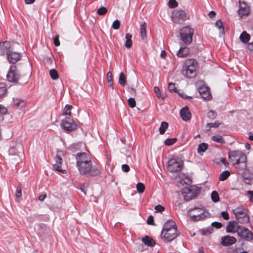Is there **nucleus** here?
Returning a JSON list of instances; mask_svg holds the SVG:
<instances>
[{
	"label": "nucleus",
	"instance_id": "1",
	"mask_svg": "<svg viewBox=\"0 0 253 253\" xmlns=\"http://www.w3.org/2000/svg\"><path fill=\"white\" fill-rule=\"evenodd\" d=\"M179 233L177 230V227L174 221L169 220L166 222L163 227L161 236L165 242H170L175 239Z\"/></svg>",
	"mask_w": 253,
	"mask_h": 253
},
{
	"label": "nucleus",
	"instance_id": "2",
	"mask_svg": "<svg viewBox=\"0 0 253 253\" xmlns=\"http://www.w3.org/2000/svg\"><path fill=\"white\" fill-rule=\"evenodd\" d=\"M198 68V63L194 59H188L185 60L182 66L181 74L188 78H193L196 77V71Z\"/></svg>",
	"mask_w": 253,
	"mask_h": 253
},
{
	"label": "nucleus",
	"instance_id": "3",
	"mask_svg": "<svg viewBox=\"0 0 253 253\" xmlns=\"http://www.w3.org/2000/svg\"><path fill=\"white\" fill-rule=\"evenodd\" d=\"M82 175L86 176H94L100 174V170L96 167L92 166V163L82 164L77 166Z\"/></svg>",
	"mask_w": 253,
	"mask_h": 253
},
{
	"label": "nucleus",
	"instance_id": "4",
	"mask_svg": "<svg viewBox=\"0 0 253 253\" xmlns=\"http://www.w3.org/2000/svg\"><path fill=\"white\" fill-rule=\"evenodd\" d=\"M238 222L242 223H247L250 221L248 210L244 207L241 206L232 210Z\"/></svg>",
	"mask_w": 253,
	"mask_h": 253
},
{
	"label": "nucleus",
	"instance_id": "5",
	"mask_svg": "<svg viewBox=\"0 0 253 253\" xmlns=\"http://www.w3.org/2000/svg\"><path fill=\"white\" fill-rule=\"evenodd\" d=\"M194 33L193 28L187 26L183 27L180 31V39L185 45H189L192 42Z\"/></svg>",
	"mask_w": 253,
	"mask_h": 253
},
{
	"label": "nucleus",
	"instance_id": "6",
	"mask_svg": "<svg viewBox=\"0 0 253 253\" xmlns=\"http://www.w3.org/2000/svg\"><path fill=\"white\" fill-rule=\"evenodd\" d=\"M183 162L178 158H172L168 161V170L171 173L176 172L181 170Z\"/></svg>",
	"mask_w": 253,
	"mask_h": 253
},
{
	"label": "nucleus",
	"instance_id": "7",
	"mask_svg": "<svg viewBox=\"0 0 253 253\" xmlns=\"http://www.w3.org/2000/svg\"><path fill=\"white\" fill-rule=\"evenodd\" d=\"M236 232L239 237L247 241H251L253 239V233L246 227L238 225Z\"/></svg>",
	"mask_w": 253,
	"mask_h": 253
},
{
	"label": "nucleus",
	"instance_id": "8",
	"mask_svg": "<svg viewBox=\"0 0 253 253\" xmlns=\"http://www.w3.org/2000/svg\"><path fill=\"white\" fill-rule=\"evenodd\" d=\"M20 77V75L16 66H10L6 75L7 80L9 82L17 84L18 82Z\"/></svg>",
	"mask_w": 253,
	"mask_h": 253
},
{
	"label": "nucleus",
	"instance_id": "9",
	"mask_svg": "<svg viewBox=\"0 0 253 253\" xmlns=\"http://www.w3.org/2000/svg\"><path fill=\"white\" fill-rule=\"evenodd\" d=\"M61 126L65 131H72L77 128L78 125L72 118L68 117L62 120Z\"/></svg>",
	"mask_w": 253,
	"mask_h": 253
},
{
	"label": "nucleus",
	"instance_id": "10",
	"mask_svg": "<svg viewBox=\"0 0 253 253\" xmlns=\"http://www.w3.org/2000/svg\"><path fill=\"white\" fill-rule=\"evenodd\" d=\"M187 14L182 10H174L172 13V21L174 23H180L186 20Z\"/></svg>",
	"mask_w": 253,
	"mask_h": 253
},
{
	"label": "nucleus",
	"instance_id": "11",
	"mask_svg": "<svg viewBox=\"0 0 253 253\" xmlns=\"http://www.w3.org/2000/svg\"><path fill=\"white\" fill-rule=\"evenodd\" d=\"M238 14L241 17L247 16L250 13V6L244 0H240Z\"/></svg>",
	"mask_w": 253,
	"mask_h": 253
},
{
	"label": "nucleus",
	"instance_id": "12",
	"mask_svg": "<svg viewBox=\"0 0 253 253\" xmlns=\"http://www.w3.org/2000/svg\"><path fill=\"white\" fill-rule=\"evenodd\" d=\"M77 166L92 162L90 156L86 153H79L76 155Z\"/></svg>",
	"mask_w": 253,
	"mask_h": 253
},
{
	"label": "nucleus",
	"instance_id": "13",
	"mask_svg": "<svg viewBox=\"0 0 253 253\" xmlns=\"http://www.w3.org/2000/svg\"><path fill=\"white\" fill-rule=\"evenodd\" d=\"M182 194L185 201H190L196 196V193L192 188L185 187L182 190Z\"/></svg>",
	"mask_w": 253,
	"mask_h": 253
},
{
	"label": "nucleus",
	"instance_id": "14",
	"mask_svg": "<svg viewBox=\"0 0 253 253\" xmlns=\"http://www.w3.org/2000/svg\"><path fill=\"white\" fill-rule=\"evenodd\" d=\"M198 90L203 98L208 100L211 98L212 96L210 92V88L208 86L202 85L198 87Z\"/></svg>",
	"mask_w": 253,
	"mask_h": 253
},
{
	"label": "nucleus",
	"instance_id": "15",
	"mask_svg": "<svg viewBox=\"0 0 253 253\" xmlns=\"http://www.w3.org/2000/svg\"><path fill=\"white\" fill-rule=\"evenodd\" d=\"M191 211H198L197 214H190L192 220L199 221L204 219L206 217V215L202 209L195 208L194 209H191Z\"/></svg>",
	"mask_w": 253,
	"mask_h": 253
},
{
	"label": "nucleus",
	"instance_id": "16",
	"mask_svg": "<svg viewBox=\"0 0 253 253\" xmlns=\"http://www.w3.org/2000/svg\"><path fill=\"white\" fill-rule=\"evenodd\" d=\"M22 54L20 53L11 51L7 54V59L8 62L11 64H15L21 59Z\"/></svg>",
	"mask_w": 253,
	"mask_h": 253
},
{
	"label": "nucleus",
	"instance_id": "17",
	"mask_svg": "<svg viewBox=\"0 0 253 253\" xmlns=\"http://www.w3.org/2000/svg\"><path fill=\"white\" fill-rule=\"evenodd\" d=\"M11 43L8 41L0 42V55H4L9 53L11 50Z\"/></svg>",
	"mask_w": 253,
	"mask_h": 253
},
{
	"label": "nucleus",
	"instance_id": "18",
	"mask_svg": "<svg viewBox=\"0 0 253 253\" xmlns=\"http://www.w3.org/2000/svg\"><path fill=\"white\" fill-rule=\"evenodd\" d=\"M176 54L179 58L187 57L190 55V48L186 45H183L177 51Z\"/></svg>",
	"mask_w": 253,
	"mask_h": 253
},
{
	"label": "nucleus",
	"instance_id": "19",
	"mask_svg": "<svg viewBox=\"0 0 253 253\" xmlns=\"http://www.w3.org/2000/svg\"><path fill=\"white\" fill-rule=\"evenodd\" d=\"M236 239L232 236L227 235L223 236L221 239V244L224 246H228L235 244Z\"/></svg>",
	"mask_w": 253,
	"mask_h": 253
},
{
	"label": "nucleus",
	"instance_id": "20",
	"mask_svg": "<svg viewBox=\"0 0 253 253\" xmlns=\"http://www.w3.org/2000/svg\"><path fill=\"white\" fill-rule=\"evenodd\" d=\"M245 156L246 155L245 154L240 151H232L228 153L229 158L232 164L234 163L235 161L237 160L239 157L240 158L241 160L242 156Z\"/></svg>",
	"mask_w": 253,
	"mask_h": 253
},
{
	"label": "nucleus",
	"instance_id": "21",
	"mask_svg": "<svg viewBox=\"0 0 253 253\" xmlns=\"http://www.w3.org/2000/svg\"><path fill=\"white\" fill-rule=\"evenodd\" d=\"M247 156H242L241 157V163L240 165H237L235 168L241 172L242 175H244L245 171L247 169Z\"/></svg>",
	"mask_w": 253,
	"mask_h": 253
},
{
	"label": "nucleus",
	"instance_id": "22",
	"mask_svg": "<svg viewBox=\"0 0 253 253\" xmlns=\"http://www.w3.org/2000/svg\"><path fill=\"white\" fill-rule=\"evenodd\" d=\"M180 114L182 119L184 121H188L191 118V114L187 107L182 108L180 111Z\"/></svg>",
	"mask_w": 253,
	"mask_h": 253
},
{
	"label": "nucleus",
	"instance_id": "23",
	"mask_svg": "<svg viewBox=\"0 0 253 253\" xmlns=\"http://www.w3.org/2000/svg\"><path fill=\"white\" fill-rule=\"evenodd\" d=\"M55 163L53 164L54 169L59 172L64 173L65 170L61 169V166L62 164V159L59 155H56L54 158Z\"/></svg>",
	"mask_w": 253,
	"mask_h": 253
},
{
	"label": "nucleus",
	"instance_id": "24",
	"mask_svg": "<svg viewBox=\"0 0 253 253\" xmlns=\"http://www.w3.org/2000/svg\"><path fill=\"white\" fill-rule=\"evenodd\" d=\"M142 242L146 245L150 247H154L155 245V241L149 236H145L142 239Z\"/></svg>",
	"mask_w": 253,
	"mask_h": 253
},
{
	"label": "nucleus",
	"instance_id": "25",
	"mask_svg": "<svg viewBox=\"0 0 253 253\" xmlns=\"http://www.w3.org/2000/svg\"><path fill=\"white\" fill-rule=\"evenodd\" d=\"M237 224V222L235 221H231L229 222L228 224L226 226V232L227 233H235L236 232V230H235V225Z\"/></svg>",
	"mask_w": 253,
	"mask_h": 253
},
{
	"label": "nucleus",
	"instance_id": "26",
	"mask_svg": "<svg viewBox=\"0 0 253 253\" xmlns=\"http://www.w3.org/2000/svg\"><path fill=\"white\" fill-rule=\"evenodd\" d=\"M13 103L20 109L25 107L26 105V102L24 100L18 98L13 99Z\"/></svg>",
	"mask_w": 253,
	"mask_h": 253
},
{
	"label": "nucleus",
	"instance_id": "27",
	"mask_svg": "<svg viewBox=\"0 0 253 253\" xmlns=\"http://www.w3.org/2000/svg\"><path fill=\"white\" fill-rule=\"evenodd\" d=\"M250 35L246 31L243 32L240 36V39L244 43H247L250 41Z\"/></svg>",
	"mask_w": 253,
	"mask_h": 253
},
{
	"label": "nucleus",
	"instance_id": "28",
	"mask_svg": "<svg viewBox=\"0 0 253 253\" xmlns=\"http://www.w3.org/2000/svg\"><path fill=\"white\" fill-rule=\"evenodd\" d=\"M208 146V144L206 143L200 144L197 149L198 153L201 155H203V153L207 150Z\"/></svg>",
	"mask_w": 253,
	"mask_h": 253
},
{
	"label": "nucleus",
	"instance_id": "29",
	"mask_svg": "<svg viewBox=\"0 0 253 253\" xmlns=\"http://www.w3.org/2000/svg\"><path fill=\"white\" fill-rule=\"evenodd\" d=\"M125 38L126 39V41L125 44V46L128 48H130L132 46V42L131 40L132 35L129 33H126V34Z\"/></svg>",
	"mask_w": 253,
	"mask_h": 253
},
{
	"label": "nucleus",
	"instance_id": "30",
	"mask_svg": "<svg viewBox=\"0 0 253 253\" xmlns=\"http://www.w3.org/2000/svg\"><path fill=\"white\" fill-rule=\"evenodd\" d=\"M211 140L215 142L221 144L225 143V141L222 136L220 135H215L211 137Z\"/></svg>",
	"mask_w": 253,
	"mask_h": 253
},
{
	"label": "nucleus",
	"instance_id": "31",
	"mask_svg": "<svg viewBox=\"0 0 253 253\" xmlns=\"http://www.w3.org/2000/svg\"><path fill=\"white\" fill-rule=\"evenodd\" d=\"M81 143H74L71 145L68 148V149L71 151L72 152H76L80 150L81 147Z\"/></svg>",
	"mask_w": 253,
	"mask_h": 253
},
{
	"label": "nucleus",
	"instance_id": "32",
	"mask_svg": "<svg viewBox=\"0 0 253 253\" xmlns=\"http://www.w3.org/2000/svg\"><path fill=\"white\" fill-rule=\"evenodd\" d=\"M146 26V23H143L140 26V35L143 40H145L147 38Z\"/></svg>",
	"mask_w": 253,
	"mask_h": 253
},
{
	"label": "nucleus",
	"instance_id": "33",
	"mask_svg": "<svg viewBox=\"0 0 253 253\" xmlns=\"http://www.w3.org/2000/svg\"><path fill=\"white\" fill-rule=\"evenodd\" d=\"M169 124L166 122H162L159 128V132L161 134H164L168 128Z\"/></svg>",
	"mask_w": 253,
	"mask_h": 253
},
{
	"label": "nucleus",
	"instance_id": "34",
	"mask_svg": "<svg viewBox=\"0 0 253 253\" xmlns=\"http://www.w3.org/2000/svg\"><path fill=\"white\" fill-rule=\"evenodd\" d=\"M230 175V172L228 170L223 171L219 175V180L220 181H224L228 178Z\"/></svg>",
	"mask_w": 253,
	"mask_h": 253
},
{
	"label": "nucleus",
	"instance_id": "35",
	"mask_svg": "<svg viewBox=\"0 0 253 253\" xmlns=\"http://www.w3.org/2000/svg\"><path fill=\"white\" fill-rule=\"evenodd\" d=\"M126 79L124 73L122 72L120 73L119 78V83L122 86H125L126 84Z\"/></svg>",
	"mask_w": 253,
	"mask_h": 253
},
{
	"label": "nucleus",
	"instance_id": "36",
	"mask_svg": "<svg viewBox=\"0 0 253 253\" xmlns=\"http://www.w3.org/2000/svg\"><path fill=\"white\" fill-rule=\"evenodd\" d=\"M73 106L71 105H66L64 109L62 115L64 116L70 115L71 110L72 109Z\"/></svg>",
	"mask_w": 253,
	"mask_h": 253
},
{
	"label": "nucleus",
	"instance_id": "37",
	"mask_svg": "<svg viewBox=\"0 0 253 253\" xmlns=\"http://www.w3.org/2000/svg\"><path fill=\"white\" fill-rule=\"evenodd\" d=\"M211 198L212 201L214 203L218 202L219 201V197L217 192L216 191H212L211 194Z\"/></svg>",
	"mask_w": 253,
	"mask_h": 253
},
{
	"label": "nucleus",
	"instance_id": "38",
	"mask_svg": "<svg viewBox=\"0 0 253 253\" xmlns=\"http://www.w3.org/2000/svg\"><path fill=\"white\" fill-rule=\"evenodd\" d=\"M22 195V187L20 186H18L16 188V192H15V197L16 201H19V199Z\"/></svg>",
	"mask_w": 253,
	"mask_h": 253
},
{
	"label": "nucleus",
	"instance_id": "39",
	"mask_svg": "<svg viewBox=\"0 0 253 253\" xmlns=\"http://www.w3.org/2000/svg\"><path fill=\"white\" fill-rule=\"evenodd\" d=\"M49 74L53 80H56L58 78V74L57 71L55 69H51L49 71Z\"/></svg>",
	"mask_w": 253,
	"mask_h": 253
},
{
	"label": "nucleus",
	"instance_id": "40",
	"mask_svg": "<svg viewBox=\"0 0 253 253\" xmlns=\"http://www.w3.org/2000/svg\"><path fill=\"white\" fill-rule=\"evenodd\" d=\"M6 89L4 83H0V99L5 94Z\"/></svg>",
	"mask_w": 253,
	"mask_h": 253
},
{
	"label": "nucleus",
	"instance_id": "41",
	"mask_svg": "<svg viewBox=\"0 0 253 253\" xmlns=\"http://www.w3.org/2000/svg\"><path fill=\"white\" fill-rule=\"evenodd\" d=\"M177 141L176 138H168L165 141V144L168 146H170L175 143Z\"/></svg>",
	"mask_w": 253,
	"mask_h": 253
},
{
	"label": "nucleus",
	"instance_id": "42",
	"mask_svg": "<svg viewBox=\"0 0 253 253\" xmlns=\"http://www.w3.org/2000/svg\"><path fill=\"white\" fill-rule=\"evenodd\" d=\"M136 188L139 193H142L145 190V186L142 183H138L136 185Z\"/></svg>",
	"mask_w": 253,
	"mask_h": 253
},
{
	"label": "nucleus",
	"instance_id": "43",
	"mask_svg": "<svg viewBox=\"0 0 253 253\" xmlns=\"http://www.w3.org/2000/svg\"><path fill=\"white\" fill-rule=\"evenodd\" d=\"M107 12V8L104 6H102L97 10V13L99 15H105Z\"/></svg>",
	"mask_w": 253,
	"mask_h": 253
},
{
	"label": "nucleus",
	"instance_id": "44",
	"mask_svg": "<svg viewBox=\"0 0 253 253\" xmlns=\"http://www.w3.org/2000/svg\"><path fill=\"white\" fill-rule=\"evenodd\" d=\"M207 116L209 119L213 120L216 117L217 113L213 110H210L208 112Z\"/></svg>",
	"mask_w": 253,
	"mask_h": 253
},
{
	"label": "nucleus",
	"instance_id": "45",
	"mask_svg": "<svg viewBox=\"0 0 253 253\" xmlns=\"http://www.w3.org/2000/svg\"><path fill=\"white\" fill-rule=\"evenodd\" d=\"M221 123L218 121H215L214 123H208L207 124V126L209 127L210 128L211 127L216 128L218 127Z\"/></svg>",
	"mask_w": 253,
	"mask_h": 253
},
{
	"label": "nucleus",
	"instance_id": "46",
	"mask_svg": "<svg viewBox=\"0 0 253 253\" xmlns=\"http://www.w3.org/2000/svg\"><path fill=\"white\" fill-rule=\"evenodd\" d=\"M128 104L130 108H134L136 106V102L134 98L130 97L128 99Z\"/></svg>",
	"mask_w": 253,
	"mask_h": 253
},
{
	"label": "nucleus",
	"instance_id": "47",
	"mask_svg": "<svg viewBox=\"0 0 253 253\" xmlns=\"http://www.w3.org/2000/svg\"><path fill=\"white\" fill-rule=\"evenodd\" d=\"M178 5L177 1L175 0H169V6L171 8H175Z\"/></svg>",
	"mask_w": 253,
	"mask_h": 253
},
{
	"label": "nucleus",
	"instance_id": "48",
	"mask_svg": "<svg viewBox=\"0 0 253 253\" xmlns=\"http://www.w3.org/2000/svg\"><path fill=\"white\" fill-rule=\"evenodd\" d=\"M168 89L170 91H173L174 92H176L177 89L175 87V84L172 83H170L169 84Z\"/></svg>",
	"mask_w": 253,
	"mask_h": 253
},
{
	"label": "nucleus",
	"instance_id": "49",
	"mask_svg": "<svg viewBox=\"0 0 253 253\" xmlns=\"http://www.w3.org/2000/svg\"><path fill=\"white\" fill-rule=\"evenodd\" d=\"M120 26V22L118 20H116L114 21L112 24V28L115 30H118Z\"/></svg>",
	"mask_w": 253,
	"mask_h": 253
},
{
	"label": "nucleus",
	"instance_id": "50",
	"mask_svg": "<svg viewBox=\"0 0 253 253\" xmlns=\"http://www.w3.org/2000/svg\"><path fill=\"white\" fill-rule=\"evenodd\" d=\"M155 210L157 212H162L165 210V208L162 205H158L155 206Z\"/></svg>",
	"mask_w": 253,
	"mask_h": 253
},
{
	"label": "nucleus",
	"instance_id": "51",
	"mask_svg": "<svg viewBox=\"0 0 253 253\" xmlns=\"http://www.w3.org/2000/svg\"><path fill=\"white\" fill-rule=\"evenodd\" d=\"M215 26L216 27H217L219 29H222L223 30V23H222L221 20H220V19L218 20L215 22Z\"/></svg>",
	"mask_w": 253,
	"mask_h": 253
},
{
	"label": "nucleus",
	"instance_id": "52",
	"mask_svg": "<svg viewBox=\"0 0 253 253\" xmlns=\"http://www.w3.org/2000/svg\"><path fill=\"white\" fill-rule=\"evenodd\" d=\"M59 35H56L54 38V44L56 46H58L60 45V43L59 40Z\"/></svg>",
	"mask_w": 253,
	"mask_h": 253
},
{
	"label": "nucleus",
	"instance_id": "53",
	"mask_svg": "<svg viewBox=\"0 0 253 253\" xmlns=\"http://www.w3.org/2000/svg\"><path fill=\"white\" fill-rule=\"evenodd\" d=\"M107 79L108 82H113V74L111 72L109 71L107 73Z\"/></svg>",
	"mask_w": 253,
	"mask_h": 253
},
{
	"label": "nucleus",
	"instance_id": "54",
	"mask_svg": "<svg viewBox=\"0 0 253 253\" xmlns=\"http://www.w3.org/2000/svg\"><path fill=\"white\" fill-rule=\"evenodd\" d=\"M211 225L216 228V229H219L222 227V224L220 222H213L211 223Z\"/></svg>",
	"mask_w": 253,
	"mask_h": 253
},
{
	"label": "nucleus",
	"instance_id": "55",
	"mask_svg": "<svg viewBox=\"0 0 253 253\" xmlns=\"http://www.w3.org/2000/svg\"><path fill=\"white\" fill-rule=\"evenodd\" d=\"M247 48L253 53V42H249L247 45Z\"/></svg>",
	"mask_w": 253,
	"mask_h": 253
},
{
	"label": "nucleus",
	"instance_id": "56",
	"mask_svg": "<svg viewBox=\"0 0 253 253\" xmlns=\"http://www.w3.org/2000/svg\"><path fill=\"white\" fill-rule=\"evenodd\" d=\"M147 223L149 225H154V218L152 215L148 216L147 219Z\"/></svg>",
	"mask_w": 253,
	"mask_h": 253
},
{
	"label": "nucleus",
	"instance_id": "57",
	"mask_svg": "<svg viewBox=\"0 0 253 253\" xmlns=\"http://www.w3.org/2000/svg\"><path fill=\"white\" fill-rule=\"evenodd\" d=\"M221 214L225 220H228L229 219V215L227 212L222 211Z\"/></svg>",
	"mask_w": 253,
	"mask_h": 253
},
{
	"label": "nucleus",
	"instance_id": "58",
	"mask_svg": "<svg viewBox=\"0 0 253 253\" xmlns=\"http://www.w3.org/2000/svg\"><path fill=\"white\" fill-rule=\"evenodd\" d=\"M122 169L124 172H128L130 170L129 167L126 164H124L122 166Z\"/></svg>",
	"mask_w": 253,
	"mask_h": 253
},
{
	"label": "nucleus",
	"instance_id": "59",
	"mask_svg": "<svg viewBox=\"0 0 253 253\" xmlns=\"http://www.w3.org/2000/svg\"><path fill=\"white\" fill-rule=\"evenodd\" d=\"M154 91L156 94V96L159 97V98H161L162 97H161V95L160 94V89H159V88L158 87H157V86H155L154 87Z\"/></svg>",
	"mask_w": 253,
	"mask_h": 253
},
{
	"label": "nucleus",
	"instance_id": "60",
	"mask_svg": "<svg viewBox=\"0 0 253 253\" xmlns=\"http://www.w3.org/2000/svg\"><path fill=\"white\" fill-rule=\"evenodd\" d=\"M128 91L132 95L135 96L136 94V91L133 87H128Z\"/></svg>",
	"mask_w": 253,
	"mask_h": 253
},
{
	"label": "nucleus",
	"instance_id": "61",
	"mask_svg": "<svg viewBox=\"0 0 253 253\" xmlns=\"http://www.w3.org/2000/svg\"><path fill=\"white\" fill-rule=\"evenodd\" d=\"M7 112V109L5 107H4L0 105V114H4Z\"/></svg>",
	"mask_w": 253,
	"mask_h": 253
},
{
	"label": "nucleus",
	"instance_id": "62",
	"mask_svg": "<svg viewBox=\"0 0 253 253\" xmlns=\"http://www.w3.org/2000/svg\"><path fill=\"white\" fill-rule=\"evenodd\" d=\"M9 154H11V155H15L17 154V151L16 150V149L15 148H11L9 150Z\"/></svg>",
	"mask_w": 253,
	"mask_h": 253
},
{
	"label": "nucleus",
	"instance_id": "63",
	"mask_svg": "<svg viewBox=\"0 0 253 253\" xmlns=\"http://www.w3.org/2000/svg\"><path fill=\"white\" fill-rule=\"evenodd\" d=\"M248 194L249 195L250 201H253V191H248Z\"/></svg>",
	"mask_w": 253,
	"mask_h": 253
},
{
	"label": "nucleus",
	"instance_id": "64",
	"mask_svg": "<svg viewBox=\"0 0 253 253\" xmlns=\"http://www.w3.org/2000/svg\"><path fill=\"white\" fill-rule=\"evenodd\" d=\"M46 196L45 194H42V195H41L39 196L38 197V199L39 201H43L45 198H46Z\"/></svg>",
	"mask_w": 253,
	"mask_h": 253
}]
</instances>
